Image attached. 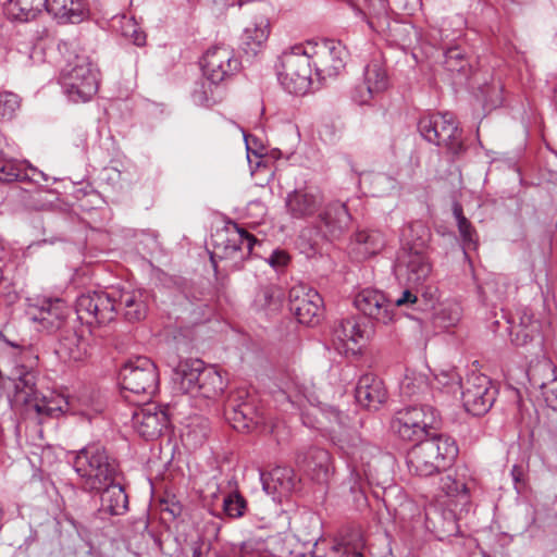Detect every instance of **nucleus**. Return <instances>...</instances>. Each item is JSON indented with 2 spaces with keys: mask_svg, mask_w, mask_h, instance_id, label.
Here are the masks:
<instances>
[{
  "mask_svg": "<svg viewBox=\"0 0 557 557\" xmlns=\"http://www.w3.org/2000/svg\"><path fill=\"white\" fill-rule=\"evenodd\" d=\"M541 325L533 319L532 313L524 309L519 317V323L511 327V342L517 346L527 345L540 336Z\"/></svg>",
  "mask_w": 557,
  "mask_h": 557,
  "instance_id": "obj_35",
  "label": "nucleus"
},
{
  "mask_svg": "<svg viewBox=\"0 0 557 557\" xmlns=\"http://www.w3.org/2000/svg\"><path fill=\"white\" fill-rule=\"evenodd\" d=\"M119 24V30L125 37L132 40V42L138 47L146 45V34L138 26L134 17L122 15L116 20Z\"/></svg>",
  "mask_w": 557,
  "mask_h": 557,
  "instance_id": "obj_43",
  "label": "nucleus"
},
{
  "mask_svg": "<svg viewBox=\"0 0 557 557\" xmlns=\"http://www.w3.org/2000/svg\"><path fill=\"white\" fill-rule=\"evenodd\" d=\"M225 380L215 367H206L196 386L194 396H200L208 399H215L224 392Z\"/></svg>",
  "mask_w": 557,
  "mask_h": 557,
  "instance_id": "obj_34",
  "label": "nucleus"
},
{
  "mask_svg": "<svg viewBox=\"0 0 557 557\" xmlns=\"http://www.w3.org/2000/svg\"><path fill=\"white\" fill-rule=\"evenodd\" d=\"M324 414L330 420V422H335L339 425L344 424V416L337 409L330 408Z\"/></svg>",
  "mask_w": 557,
  "mask_h": 557,
  "instance_id": "obj_58",
  "label": "nucleus"
},
{
  "mask_svg": "<svg viewBox=\"0 0 557 557\" xmlns=\"http://www.w3.org/2000/svg\"><path fill=\"white\" fill-rule=\"evenodd\" d=\"M403 247L412 248L419 250H426V245L430 240V230L421 221H414L409 223L403 230Z\"/></svg>",
  "mask_w": 557,
  "mask_h": 557,
  "instance_id": "obj_36",
  "label": "nucleus"
},
{
  "mask_svg": "<svg viewBox=\"0 0 557 557\" xmlns=\"http://www.w3.org/2000/svg\"><path fill=\"white\" fill-rule=\"evenodd\" d=\"M20 98L13 92L0 94V120H11L20 108Z\"/></svg>",
  "mask_w": 557,
  "mask_h": 557,
  "instance_id": "obj_46",
  "label": "nucleus"
},
{
  "mask_svg": "<svg viewBox=\"0 0 557 557\" xmlns=\"http://www.w3.org/2000/svg\"><path fill=\"white\" fill-rule=\"evenodd\" d=\"M324 557H361V552L357 546H351L346 542H339L334 544Z\"/></svg>",
  "mask_w": 557,
  "mask_h": 557,
  "instance_id": "obj_50",
  "label": "nucleus"
},
{
  "mask_svg": "<svg viewBox=\"0 0 557 557\" xmlns=\"http://www.w3.org/2000/svg\"><path fill=\"white\" fill-rule=\"evenodd\" d=\"M511 476L516 483H521L523 481V469L522 467L515 465L511 469Z\"/></svg>",
  "mask_w": 557,
  "mask_h": 557,
  "instance_id": "obj_59",
  "label": "nucleus"
},
{
  "mask_svg": "<svg viewBox=\"0 0 557 557\" xmlns=\"http://www.w3.org/2000/svg\"><path fill=\"white\" fill-rule=\"evenodd\" d=\"M38 356L30 347L23 348L15 359L10 380L13 382L15 400L25 406L27 413H35L39 422L58 418L73 408V400L63 395H39L36 389Z\"/></svg>",
  "mask_w": 557,
  "mask_h": 557,
  "instance_id": "obj_2",
  "label": "nucleus"
},
{
  "mask_svg": "<svg viewBox=\"0 0 557 557\" xmlns=\"http://www.w3.org/2000/svg\"><path fill=\"white\" fill-rule=\"evenodd\" d=\"M209 550L205 552L202 546L199 544L194 545L193 547V557H209Z\"/></svg>",
  "mask_w": 557,
  "mask_h": 557,
  "instance_id": "obj_60",
  "label": "nucleus"
},
{
  "mask_svg": "<svg viewBox=\"0 0 557 557\" xmlns=\"http://www.w3.org/2000/svg\"><path fill=\"white\" fill-rule=\"evenodd\" d=\"M311 53L304 45H295L282 52L275 65L281 85L289 94L304 95L311 85Z\"/></svg>",
  "mask_w": 557,
  "mask_h": 557,
  "instance_id": "obj_5",
  "label": "nucleus"
},
{
  "mask_svg": "<svg viewBox=\"0 0 557 557\" xmlns=\"http://www.w3.org/2000/svg\"><path fill=\"white\" fill-rule=\"evenodd\" d=\"M115 305L117 312L131 322L140 321L148 312L149 295L143 289L114 288Z\"/></svg>",
  "mask_w": 557,
  "mask_h": 557,
  "instance_id": "obj_24",
  "label": "nucleus"
},
{
  "mask_svg": "<svg viewBox=\"0 0 557 557\" xmlns=\"http://www.w3.org/2000/svg\"><path fill=\"white\" fill-rule=\"evenodd\" d=\"M284 299V293L281 287L274 284L260 286L255 299L253 306L258 310L276 311L281 308Z\"/></svg>",
  "mask_w": 557,
  "mask_h": 557,
  "instance_id": "obj_37",
  "label": "nucleus"
},
{
  "mask_svg": "<svg viewBox=\"0 0 557 557\" xmlns=\"http://www.w3.org/2000/svg\"><path fill=\"white\" fill-rule=\"evenodd\" d=\"M436 380L440 384L446 386L451 384L459 385V376L455 372L442 373L441 375H436Z\"/></svg>",
  "mask_w": 557,
  "mask_h": 557,
  "instance_id": "obj_56",
  "label": "nucleus"
},
{
  "mask_svg": "<svg viewBox=\"0 0 557 557\" xmlns=\"http://www.w3.org/2000/svg\"><path fill=\"white\" fill-rule=\"evenodd\" d=\"M310 49L313 50L312 63L320 78L336 76L344 70L347 51L339 41L325 40L315 48L310 46Z\"/></svg>",
  "mask_w": 557,
  "mask_h": 557,
  "instance_id": "obj_17",
  "label": "nucleus"
},
{
  "mask_svg": "<svg viewBox=\"0 0 557 557\" xmlns=\"http://www.w3.org/2000/svg\"><path fill=\"white\" fill-rule=\"evenodd\" d=\"M205 368L203 362L199 359L181 361L174 370V381L178 384L180 389L194 395Z\"/></svg>",
  "mask_w": 557,
  "mask_h": 557,
  "instance_id": "obj_31",
  "label": "nucleus"
},
{
  "mask_svg": "<svg viewBox=\"0 0 557 557\" xmlns=\"http://www.w3.org/2000/svg\"><path fill=\"white\" fill-rule=\"evenodd\" d=\"M193 98L194 101L199 104H209L211 101H214L211 87L206 88L205 83H202L199 88L194 90Z\"/></svg>",
  "mask_w": 557,
  "mask_h": 557,
  "instance_id": "obj_52",
  "label": "nucleus"
},
{
  "mask_svg": "<svg viewBox=\"0 0 557 557\" xmlns=\"http://www.w3.org/2000/svg\"><path fill=\"white\" fill-rule=\"evenodd\" d=\"M420 3V0H393V8L412 10Z\"/></svg>",
  "mask_w": 557,
  "mask_h": 557,
  "instance_id": "obj_57",
  "label": "nucleus"
},
{
  "mask_svg": "<svg viewBox=\"0 0 557 557\" xmlns=\"http://www.w3.org/2000/svg\"><path fill=\"white\" fill-rule=\"evenodd\" d=\"M17 181H30L36 184H41L48 181V176L44 172L39 171L38 169L32 165L23 168L20 164V175Z\"/></svg>",
  "mask_w": 557,
  "mask_h": 557,
  "instance_id": "obj_51",
  "label": "nucleus"
},
{
  "mask_svg": "<svg viewBox=\"0 0 557 557\" xmlns=\"http://www.w3.org/2000/svg\"><path fill=\"white\" fill-rule=\"evenodd\" d=\"M101 495V509L112 516L124 515L128 509V497L119 479L103 485L98 493Z\"/></svg>",
  "mask_w": 557,
  "mask_h": 557,
  "instance_id": "obj_29",
  "label": "nucleus"
},
{
  "mask_svg": "<svg viewBox=\"0 0 557 557\" xmlns=\"http://www.w3.org/2000/svg\"><path fill=\"white\" fill-rule=\"evenodd\" d=\"M554 374L555 368L550 363H544L531 370L530 381L541 389L547 406L557 412V376Z\"/></svg>",
  "mask_w": 557,
  "mask_h": 557,
  "instance_id": "obj_28",
  "label": "nucleus"
},
{
  "mask_svg": "<svg viewBox=\"0 0 557 557\" xmlns=\"http://www.w3.org/2000/svg\"><path fill=\"white\" fill-rule=\"evenodd\" d=\"M458 456L455 441L446 435L423 440L407 454V467L411 474L428 478L448 469Z\"/></svg>",
  "mask_w": 557,
  "mask_h": 557,
  "instance_id": "obj_4",
  "label": "nucleus"
},
{
  "mask_svg": "<svg viewBox=\"0 0 557 557\" xmlns=\"http://www.w3.org/2000/svg\"><path fill=\"white\" fill-rule=\"evenodd\" d=\"M504 86L499 79L492 78L479 87L478 97L482 100L483 106L487 110H493L503 104Z\"/></svg>",
  "mask_w": 557,
  "mask_h": 557,
  "instance_id": "obj_39",
  "label": "nucleus"
},
{
  "mask_svg": "<svg viewBox=\"0 0 557 557\" xmlns=\"http://www.w3.org/2000/svg\"><path fill=\"white\" fill-rule=\"evenodd\" d=\"M554 100H555V103L557 104V90L555 91Z\"/></svg>",
  "mask_w": 557,
  "mask_h": 557,
  "instance_id": "obj_62",
  "label": "nucleus"
},
{
  "mask_svg": "<svg viewBox=\"0 0 557 557\" xmlns=\"http://www.w3.org/2000/svg\"><path fill=\"white\" fill-rule=\"evenodd\" d=\"M437 413L430 406H412L397 411L392 421L393 431L407 442H421L428 430L435 426Z\"/></svg>",
  "mask_w": 557,
  "mask_h": 557,
  "instance_id": "obj_10",
  "label": "nucleus"
},
{
  "mask_svg": "<svg viewBox=\"0 0 557 557\" xmlns=\"http://www.w3.org/2000/svg\"><path fill=\"white\" fill-rule=\"evenodd\" d=\"M269 264L274 269L285 267L289 261V256L284 250H274L268 259Z\"/></svg>",
  "mask_w": 557,
  "mask_h": 557,
  "instance_id": "obj_53",
  "label": "nucleus"
},
{
  "mask_svg": "<svg viewBox=\"0 0 557 557\" xmlns=\"http://www.w3.org/2000/svg\"><path fill=\"white\" fill-rule=\"evenodd\" d=\"M355 397L362 407L376 410L386 400L387 393L382 380L366 374L357 383Z\"/></svg>",
  "mask_w": 557,
  "mask_h": 557,
  "instance_id": "obj_25",
  "label": "nucleus"
},
{
  "mask_svg": "<svg viewBox=\"0 0 557 557\" xmlns=\"http://www.w3.org/2000/svg\"><path fill=\"white\" fill-rule=\"evenodd\" d=\"M124 397H125L126 399H128L129 401H134V403L136 401L135 399H132L129 395H126V394H125V395H124Z\"/></svg>",
  "mask_w": 557,
  "mask_h": 557,
  "instance_id": "obj_61",
  "label": "nucleus"
},
{
  "mask_svg": "<svg viewBox=\"0 0 557 557\" xmlns=\"http://www.w3.org/2000/svg\"><path fill=\"white\" fill-rule=\"evenodd\" d=\"M257 243L253 235L235 224L234 230L227 233L226 238L214 245L210 256L211 262L215 269L219 260L225 262L226 270H239L250 257Z\"/></svg>",
  "mask_w": 557,
  "mask_h": 557,
  "instance_id": "obj_9",
  "label": "nucleus"
},
{
  "mask_svg": "<svg viewBox=\"0 0 557 557\" xmlns=\"http://www.w3.org/2000/svg\"><path fill=\"white\" fill-rule=\"evenodd\" d=\"M448 312V324L453 325L457 323L461 318V308L458 304H450L442 310L444 315Z\"/></svg>",
  "mask_w": 557,
  "mask_h": 557,
  "instance_id": "obj_54",
  "label": "nucleus"
},
{
  "mask_svg": "<svg viewBox=\"0 0 557 557\" xmlns=\"http://www.w3.org/2000/svg\"><path fill=\"white\" fill-rule=\"evenodd\" d=\"M77 318L89 325H104L115 320L117 305H115L114 288L110 292L95 290L82 294L76 300Z\"/></svg>",
  "mask_w": 557,
  "mask_h": 557,
  "instance_id": "obj_11",
  "label": "nucleus"
},
{
  "mask_svg": "<svg viewBox=\"0 0 557 557\" xmlns=\"http://www.w3.org/2000/svg\"><path fill=\"white\" fill-rule=\"evenodd\" d=\"M389 85L388 75L380 58L371 60L364 67L363 82L356 86L352 99L359 104H368L382 95Z\"/></svg>",
  "mask_w": 557,
  "mask_h": 557,
  "instance_id": "obj_18",
  "label": "nucleus"
},
{
  "mask_svg": "<svg viewBox=\"0 0 557 557\" xmlns=\"http://www.w3.org/2000/svg\"><path fill=\"white\" fill-rule=\"evenodd\" d=\"M454 215L457 220L458 230L462 240L467 245H474L476 243V233L471 223L462 213V208L459 205L454 206Z\"/></svg>",
  "mask_w": 557,
  "mask_h": 557,
  "instance_id": "obj_44",
  "label": "nucleus"
},
{
  "mask_svg": "<svg viewBox=\"0 0 557 557\" xmlns=\"http://www.w3.org/2000/svg\"><path fill=\"white\" fill-rule=\"evenodd\" d=\"M355 307L366 317L387 325L395 321L396 312L393 301L375 288L361 289L354 299Z\"/></svg>",
  "mask_w": 557,
  "mask_h": 557,
  "instance_id": "obj_16",
  "label": "nucleus"
},
{
  "mask_svg": "<svg viewBox=\"0 0 557 557\" xmlns=\"http://www.w3.org/2000/svg\"><path fill=\"white\" fill-rule=\"evenodd\" d=\"M341 448L346 455L350 479L354 482L350 488L361 490L363 481L372 479L371 460L377 453V448L358 436L343 443Z\"/></svg>",
  "mask_w": 557,
  "mask_h": 557,
  "instance_id": "obj_12",
  "label": "nucleus"
},
{
  "mask_svg": "<svg viewBox=\"0 0 557 557\" xmlns=\"http://www.w3.org/2000/svg\"><path fill=\"white\" fill-rule=\"evenodd\" d=\"M240 62L227 46H215L203 55L202 72L206 81L218 86L239 70Z\"/></svg>",
  "mask_w": 557,
  "mask_h": 557,
  "instance_id": "obj_15",
  "label": "nucleus"
},
{
  "mask_svg": "<svg viewBox=\"0 0 557 557\" xmlns=\"http://www.w3.org/2000/svg\"><path fill=\"white\" fill-rule=\"evenodd\" d=\"M509 283L506 277L497 276L484 284L483 292L487 297L495 300H503L508 292Z\"/></svg>",
  "mask_w": 557,
  "mask_h": 557,
  "instance_id": "obj_45",
  "label": "nucleus"
},
{
  "mask_svg": "<svg viewBox=\"0 0 557 557\" xmlns=\"http://www.w3.org/2000/svg\"><path fill=\"white\" fill-rule=\"evenodd\" d=\"M45 4L47 0H10L4 11L10 20L28 22L36 18L44 9L46 10Z\"/></svg>",
  "mask_w": 557,
  "mask_h": 557,
  "instance_id": "obj_33",
  "label": "nucleus"
},
{
  "mask_svg": "<svg viewBox=\"0 0 557 557\" xmlns=\"http://www.w3.org/2000/svg\"><path fill=\"white\" fill-rule=\"evenodd\" d=\"M441 490L449 497L466 496L468 492L466 483L450 474L441 479Z\"/></svg>",
  "mask_w": 557,
  "mask_h": 557,
  "instance_id": "obj_47",
  "label": "nucleus"
},
{
  "mask_svg": "<svg viewBox=\"0 0 557 557\" xmlns=\"http://www.w3.org/2000/svg\"><path fill=\"white\" fill-rule=\"evenodd\" d=\"M120 380L124 393L144 396L147 399L153 396L159 387L158 369L144 356L129 359L120 371Z\"/></svg>",
  "mask_w": 557,
  "mask_h": 557,
  "instance_id": "obj_8",
  "label": "nucleus"
},
{
  "mask_svg": "<svg viewBox=\"0 0 557 557\" xmlns=\"http://www.w3.org/2000/svg\"><path fill=\"white\" fill-rule=\"evenodd\" d=\"M445 67L451 73L467 75L470 63L465 51L460 47H450L445 51Z\"/></svg>",
  "mask_w": 557,
  "mask_h": 557,
  "instance_id": "obj_41",
  "label": "nucleus"
},
{
  "mask_svg": "<svg viewBox=\"0 0 557 557\" xmlns=\"http://www.w3.org/2000/svg\"><path fill=\"white\" fill-rule=\"evenodd\" d=\"M322 298L314 289L300 285L289 292L290 311L302 324L317 323L322 314Z\"/></svg>",
  "mask_w": 557,
  "mask_h": 557,
  "instance_id": "obj_22",
  "label": "nucleus"
},
{
  "mask_svg": "<svg viewBox=\"0 0 557 557\" xmlns=\"http://www.w3.org/2000/svg\"><path fill=\"white\" fill-rule=\"evenodd\" d=\"M332 336L335 349L344 355H356L368 341L366 325L354 315L338 321Z\"/></svg>",
  "mask_w": 557,
  "mask_h": 557,
  "instance_id": "obj_20",
  "label": "nucleus"
},
{
  "mask_svg": "<svg viewBox=\"0 0 557 557\" xmlns=\"http://www.w3.org/2000/svg\"><path fill=\"white\" fill-rule=\"evenodd\" d=\"M418 298L417 296L411 293L410 290L406 289L401 297H399L397 300L393 301V305H394V308L395 307H401V306H406V305H412L414 302H417Z\"/></svg>",
  "mask_w": 557,
  "mask_h": 557,
  "instance_id": "obj_55",
  "label": "nucleus"
},
{
  "mask_svg": "<svg viewBox=\"0 0 557 557\" xmlns=\"http://www.w3.org/2000/svg\"><path fill=\"white\" fill-rule=\"evenodd\" d=\"M270 22L264 15L255 16L245 27L242 44L246 52L256 54L263 47L270 36Z\"/></svg>",
  "mask_w": 557,
  "mask_h": 557,
  "instance_id": "obj_30",
  "label": "nucleus"
},
{
  "mask_svg": "<svg viewBox=\"0 0 557 557\" xmlns=\"http://www.w3.org/2000/svg\"><path fill=\"white\" fill-rule=\"evenodd\" d=\"M73 468L82 488L89 493H99L103 485L120 476L117 461L98 443L88 444L76 451Z\"/></svg>",
  "mask_w": 557,
  "mask_h": 557,
  "instance_id": "obj_3",
  "label": "nucleus"
},
{
  "mask_svg": "<svg viewBox=\"0 0 557 557\" xmlns=\"http://www.w3.org/2000/svg\"><path fill=\"white\" fill-rule=\"evenodd\" d=\"M71 310L60 298L37 297L29 299L26 314L29 320L40 325L47 332L61 329Z\"/></svg>",
  "mask_w": 557,
  "mask_h": 557,
  "instance_id": "obj_14",
  "label": "nucleus"
},
{
  "mask_svg": "<svg viewBox=\"0 0 557 557\" xmlns=\"http://www.w3.org/2000/svg\"><path fill=\"white\" fill-rule=\"evenodd\" d=\"M461 399L467 412L483 416L496 399V388L486 375L471 374L462 385Z\"/></svg>",
  "mask_w": 557,
  "mask_h": 557,
  "instance_id": "obj_13",
  "label": "nucleus"
},
{
  "mask_svg": "<svg viewBox=\"0 0 557 557\" xmlns=\"http://www.w3.org/2000/svg\"><path fill=\"white\" fill-rule=\"evenodd\" d=\"M20 164L14 160L0 157V182L10 183L17 181Z\"/></svg>",
  "mask_w": 557,
  "mask_h": 557,
  "instance_id": "obj_49",
  "label": "nucleus"
},
{
  "mask_svg": "<svg viewBox=\"0 0 557 557\" xmlns=\"http://www.w3.org/2000/svg\"><path fill=\"white\" fill-rule=\"evenodd\" d=\"M133 428L145 440L159 437L169 424L166 411L154 403L137 407L132 414Z\"/></svg>",
  "mask_w": 557,
  "mask_h": 557,
  "instance_id": "obj_21",
  "label": "nucleus"
},
{
  "mask_svg": "<svg viewBox=\"0 0 557 557\" xmlns=\"http://www.w3.org/2000/svg\"><path fill=\"white\" fill-rule=\"evenodd\" d=\"M252 407L247 403L236 404V400L230 398L225 406L224 414L232 426L236 430H244L249 428V422L252 421Z\"/></svg>",
  "mask_w": 557,
  "mask_h": 557,
  "instance_id": "obj_38",
  "label": "nucleus"
},
{
  "mask_svg": "<svg viewBox=\"0 0 557 557\" xmlns=\"http://www.w3.org/2000/svg\"><path fill=\"white\" fill-rule=\"evenodd\" d=\"M60 83L73 102L89 101L98 90V71L86 57H76L61 73Z\"/></svg>",
  "mask_w": 557,
  "mask_h": 557,
  "instance_id": "obj_6",
  "label": "nucleus"
},
{
  "mask_svg": "<svg viewBox=\"0 0 557 557\" xmlns=\"http://www.w3.org/2000/svg\"><path fill=\"white\" fill-rule=\"evenodd\" d=\"M324 199L319 190L299 188L287 194L285 208L293 219H313L314 236L312 245L320 239L332 240L346 232L350 223V214L345 203L334 201L323 206Z\"/></svg>",
  "mask_w": 557,
  "mask_h": 557,
  "instance_id": "obj_1",
  "label": "nucleus"
},
{
  "mask_svg": "<svg viewBox=\"0 0 557 557\" xmlns=\"http://www.w3.org/2000/svg\"><path fill=\"white\" fill-rule=\"evenodd\" d=\"M418 129L425 140L446 148L454 156H458L465 150L461 132L451 113L423 115L419 120Z\"/></svg>",
  "mask_w": 557,
  "mask_h": 557,
  "instance_id": "obj_7",
  "label": "nucleus"
},
{
  "mask_svg": "<svg viewBox=\"0 0 557 557\" xmlns=\"http://www.w3.org/2000/svg\"><path fill=\"white\" fill-rule=\"evenodd\" d=\"M86 330H66L61 336L57 349L61 359L67 361H82L88 355V339L85 336Z\"/></svg>",
  "mask_w": 557,
  "mask_h": 557,
  "instance_id": "obj_26",
  "label": "nucleus"
},
{
  "mask_svg": "<svg viewBox=\"0 0 557 557\" xmlns=\"http://www.w3.org/2000/svg\"><path fill=\"white\" fill-rule=\"evenodd\" d=\"M46 11L60 23H78L86 13L83 0H47Z\"/></svg>",
  "mask_w": 557,
  "mask_h": 557,
  "instance_id": "obj_32",
  "label": "nucleus"
},
{
  "mask_svg": "<svg viewBox=\"0 0 557 557\" xmlns=\"http://www.w3.org/2000/svg\"><path fill=\"white\" fill-rule=\"evenodd\" d=\"M246 508L245 499L238 494H230L223 499L224 512L231 518H239Z\"/></svg>",
  "mask_w": 557,
  "mask_h": 557,
  "instance_id": "obj_48",
  "label": "nucleus"
},
{
  "mask_svg": "<svg viewBox=\"0 0 557 557\" xmlns=\"http://www.w3.org/2000/svg\"><path fill=\"white\" fill-rule=\"evenodd\" d=\"M429 388L426 379L422 374H406L399 385L400 396L404 399H419Z\"/></svg>",
  "mask_w": 557,
  "mask_h": 557,
  "instance_id": "obj_40",
  "label": "nucleus"
},
{
  "mask_svg": "<svg viewBox=\"0 0 557 557\" xmlns=\"http://www.w3.org/2000/svg\"><path fill=\"white\" fill-rule=\"evenodd\" d=\"M288 474V471L285 469L276 468L269 473H261V481L263 485V490L268 494H273L275 492H287L290 488V484L288 481H284L283 479Z\"/></svg>",
  "mask_w": 557,
  "mask_h": 557,
  "instance_id": "obj_42",
  "label": "nucleus"
},
{
  "mask_svg": "<svg viewBox=\"0 0 557 557\" xmlns=\"http://www.w3.org/2000/svg\"><path fill=\"white\" fill-rule=\"evenodd\" d=\"M386 245L385 235L379 230L358 231L351 242V251L358 260L380 253Z\"/></svg>",
  "mask_w": 557,
  "mask_h": 557,
  "instance_id": "obj_27",
  "label": "nucleus"
},
{
  "mask_svg": "<svg viewBox=\"0 0 557 557\" xmlns=\"http://www.w3.org/2000/svg\"><path fill=\"white\" fill-rule=\"evenodd\" d=\"M296 463L318 483H326L334 471L330 453L319 447H310L299 451L296 457Z\"/></svg>",
  "mask_w": 557,
  "mask_h": 557,
  "instance_id": "obj_23",
  "label": "nucleus"
},
{
  "mask_svg": "<svg viewBox=\"0 0 557 557\" xmlns=\"http://www.w3.org/2000/svg\"><path fill=\"white\" fill-rule=\"evenodd\" d=\"M396 272L404 276L408 284L421 285L432 272L426 250L401 248L397 257Z\"/></svg>",
  "mask_w": 557,
  "mask_h": 557,
  "instance_id": "obj_19",
  "label": "nucleus"
}]
</instances>
